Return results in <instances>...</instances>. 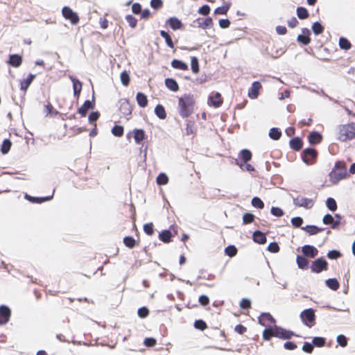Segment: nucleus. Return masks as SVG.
<instances>
[{
	"instance_id": "nucleus-38",
	"label": "nucleus",
	"mask_w": 355,
	"mask_h": 355,
	"mask_svg": "<svg viewBox=\"0 0 355 355\" xmlns=\"http://www.w3.org/2000/svg\"><path fill=\"white\" fill-rule=\"evenodd\" d=\"M297 15L300 19H304L309 17V12L305 8L298 7L297 8Z\"/></svg>"
},
{
	"instance_id": "nucleus-8",
	"label": "nucleus",
	"mask_w": 355,
	"mask_h": 355,
	"mask_svg": "<svg viewBox=\"0 0 355 355\" xmlns=\"http://www.w3.org/2000/svg\"><path fill=\"white\" fill-rule=\"evenodd\" d=\"M293 336H295L294 332L290 330L285 329L281 327L275 325V337L287 340L291 338Z\"/></svg>"
},
{
	"instance_id": "nucleus-25",
	"label": "nucleus",
	"mask_w": 355,
	"mask_h": 355,
	"mask_svg": "<svg viewBox=\"0 0 355 355\" xmlns=\"http://www.w3.org/2000/svg\"><path fill=\"white\" fill-rule=\"evenodd\" d=\"M171 64L172 67H173L174 69H180L183 71L188 70V65L181 60L174 59L171 61Z\"/></svg>"
},
{
	"instance_id": "nucleus-52",
	"label": "nucleus",
	"mask_w": 355,
	"mask_h": 355,
	"mask_svg": "<svg viewBox=\"0 0 355 355\" xmlns=\"http://www.w3.org/2000/svg\"><path fill=\"white\" fill-rule=\"evenodd\" d=\"M297 41L304 45H308L310 43L311 40L309 37L306 35H299L297 37Z\"/></svg>"
},
{
	"instance_id": "nucleus-60",
	"label": "nucleus",
	"mask_w": 355,
	"mask_h": 355,
	"mask_svg": "<svg viewBox=\"0 0 355 355\" xmlns=\"http://www.w3.org/2000/svg\"><path fill=\"white\" fill-rule=\"evenodd\" d=\"M268 250L270 252L277 253L279 251V247L277 243L272 242L268 245Z\"/></svg>"
},
{
	"instance_id": "nucleus-55",
	"label": "nucleus",
	"mask_w": 355,
	"mask_h": 355,
	"mask_svg": "<svg viewBox=\"0 0 355 355\" xmlns=\"http://www.w3.org/2000/svg\"><path fill=\"white\" fill-rule=\"evenodd\" d=\"M225 252L229 257H232L236 254L237 249L234 245H229L225 248Z\"/></svg>"
},
{
	"instance_id": "nucleus-40",
	"label": "nucleus",
	"mask_w": 355,
	"mask_h": 355,
	"mask_svg": "<svg viewBox=\"0 0 355 355\" xmlns=\"http://www.w3.org/2000/svg\"><path fill=\"white\" fill-rule=\"evenodd\" d=\"M339 46L342 49L349 50L352 45L348 40L345 37H340L339 39Z\"/></svg>"
},
{
	"instance_id": "nucleus-39",
	"label": "nucleus",
	"mask_w": 355,
	"mask_h": 355,
	"mask_svg": "<svg viewBox=\"0 0 355 355\" xmlns=\"http://www.w3.org/2000/svg\"><path fill=\"white\" fill-rule=\"evenodd\" d=\"M11 146H12V143L9 139H4L3 141L1 148V153L3 154L8 153L10 149Z\"/></svg>"
},
{
	"instance_id": "nucleus-14",
	"label": "nucleus",
	"mask_w": 355,
	"mask_h": 355,
	"mask_svg": "<svg viewBox=\"0 0 355 355\" xmlns=\"http://www.w3.org/2000/svg\"><path fill=\"white\" fill-rule=\"evenodd\" d=\"M22 62V58L18 54H11L9 55L8 63L15 68L19 67Z\"/></svg>"
},
{
	"instance_id": "nucleus-28",
	"label": "nucleus",
	"mask_w": 355,
	"mask_h": 355,
	"mask_svg": "<svg viewBox=\"0 0 355 355\" xmlns=\"http://www.w3.org/2000/svg\"><path fill=\"white\" fill-rule=\"evenodd\" d=\"M35 76L34 74L30 73L28 76L21 81V89L24 90V92L26 91L28 87L30 86L31 83L33 82V79L35 78Z\"/></svg>"
},
{
	"instance_id": "nucleus-30",
	"label": "nucleus",
	"mask_w": 355,
	"mask_h": 355,
	"mask_svg": "<svg viewBox=\"0 0 355 355\" xmlns=\"http://www.w3.org/2000/svg\"><path fill=\"white\" fill-rule=\"evenodd\" d=\"M92 108V103L90 101H86L78 109V112L82 116H85L89 109Z\"/></svg>"
},
{
	"instance_id": "nucleus-57",
	"label": "nucleus",
	"mask_w": 355,
	"mask_h": 355,
	"mask_svg": "<svg viewBox=\"0 0 355 355\" xmlns=\"http://www.w3.org/2000/svg\"><path fill=\"white\" fill-rule=\"evenodd\" d=\"M336 340L342 347H345L347 345V338L343 334L338 335Z\"/></svg>"
},
{
	"instance_id": "nucleus-10",
	"label": "nucleus",
	"mask_w": 355,
	"mask_h": 355,
	"mask_svg": "<svg viewBox=\"0 0 355 355\" xmlns=\"http://www.w3.org/2000/svg\"><path fill=\"white\" fill-rule=\"evenodd\" d=\"M259 323L263 327H270L276 322L275 319L269 313H261L259 318Z\"/></svg>"
},
{
	"instance_id": "nucleus-37",
	"label": "nucleus",
	"mask_w": 355,
	"mask_h": 355,
	"mask_svg": "<svg viewBox=\"0 0 355 355\" xmlns=\"http://www.w3.org/2000/svg\"><path fill=\"white\" fill-rule=\"evenodd\" d=\"M160 35L162 37H164L165 39L167 46L171 49H173L174 44H173L172 39H171V36L168 35V33L164 31H161Z\"/></svg>"
},
{
	"instance_id": "nucleus-23",
	"label": "nucleus",
	"mask_w": 355,
	"mask_h": 355,
	"mask_svg": "<svg viewBox=\"0 0 355 355\" xmlns=\"http://www.w3.org/2000/svg\"><path fill=\"white\" fill-rule=\"evenodd\" d=\"M322 135L318 132H312L309 134L308 139L311 145L317 144L322 140Z\"/></svg>"
},
{
	"instance_id": "nucleus-7",
	"label": "nucleus",
	"mask_w": 355,
	"mask_h": 355,
	"mask_svg": "<svg viewBox=\"0 0 355 355\" xmlns=\"http://www.w3.org/2000/svg\"><path fill=\"white\" fill-rule=\"evenodd\" d=\"M293 203L298 207H303L306 209L311 208L313 206V200L300 196L293 198Z\"/></svg>"
},
{
	"instance_id": "nucleus-9",
	"label": "nucleus",
	"mask_w": 355,
	"mask_h": 355,
	"mask_svg": "<svg viewBox=\"0 0 355 355\" xmlns=\"http://www.w3.org/2000/svg\"><path fill=\"white\" fill-rule=\"evenodd\" d=\"M317 156V152L313 148H306L303 151L302 159L306 164H312Z\"/></svg>"
},
{
	"instance_id": "nucleus-4",
	"label": "nucleus",
	"mask_w": 355,
	"mask_h": 355,
	"mask_svg": "<svg viewBox=\"0 0 355 355\" xmlns=\"http://www.w3.org/2000/svg\"><path fill=\"white\" fill-rule=\"evenodd\" d=\"M302 322L309 327H312L315 324V315L313 309L304 310L300 314Z\"/></svg>"
},
{
	"instance_id": "nucleus-59",
	"label": "nucleus",
	"mask_w": 355,
	"mask_h": 355,
	"mask_svg": "<svg viewBox=\"0 0 355 355\" xmlns=\"http://www.w3.org/2000/svg\"><path fill=\"white\" fill-rule=\"evenodd\" d=\"M144 230L148 235H152L154 232L153 223H145Z\"/></svg>"
},
{
	"instance_id": "nucleus-50",
	"label": "nucleus",
	"mask_w": 355,
	"mask_h": 355,
	"mask_svg": "<svg viewBox=\"0 0 355 355\" xmlns=\"http://www.w3.org/2000/svg\"><path fill=\"white\" fill-rule=\"evenodd\" d=\"M313 345H315L318 347H321L324 346L325 345V339L322 337H315L313 339Z\"/></svg>"
},
{
	"instance_id": "nucleus-63",
	"label": "nucleus",
	"mask_w": 355,
	"mask_h": 355,
	"mask_svg": "<svg viewBox=\"0 0 355 355\" xmlns=\"http://www.w3.org/2000/svg\"><path fill=\"white\" fill-rule=\"evenodd\" d=\"M99 116L100 114L98 112H93L90 113L88 117L89 123H93L96 122V121H97V119H98Z\"/></svg>"
},
{
	"instance_id": "nucleus-20",
	"label": "nucleus",
	"mask_w": 355,
	"mask_h": 355,
	"mask_svg": "<svg viewBox=\"0 0 355 355\" xmlns=\"http://www.w3.org/2000/svg\"><path fill=\"white\" fill-rule=\"evenodd\" d=\"M25 198L33 203H42L46 201H49L53 198V195L46 197H33L28 194H26Z\"/></svg>"
},
{
	"instance_id": "nucleus-22",
	"label": "nucleus",
	"mask_w": 355,
	"mask_h": 355,
	"mask_svg": "<svg viewBox=\"0 0 355 355\" xmlns=\"http://www.w3.org/2000/svg\"><path fill=\"white\" fill-rule=\"evenodd\" d=\"M272 337H275V325L274 327H268L263 331V339L264 340H270Z\"/></svg>"
},
{
	"instance_id": "nucleus-24",
	"label": "nucleus",
	"mask_w": 355,
	"mask_h": 355,
	"mask_svg": "<svg viewBox=\"0 0 355 355\" xmlns=\"http://www.w3.org/2000/svg\"><path fill=\"white\" fill-rule=\"evenodd\" d=\"M165 85L168 89L173 92H177L179 89L178 84L173 78H168L165 79Z\"/></svg>"
},
{
	"instance_id": "nucleus-56",
	"label": "nucleus",
	"mask_w": 355,
	"mask_h": 355,
	"mask_svg": "<svg viewBox=\"0 0 355 355\" xmlns=\"http://www.w3.org/2000/svg\"><path fill=\"white\" fill-rule=\"evenodd\" d=\"M127 22L131 28H135L137 24V19L132 15H128L125 17Z\"/></svg>"
},
{
	"instance_id": "nucleus-46",
	"label": "nucleus",
	"mask_w": 355,
	"mask_h": 355,
	"mask_svg": "<svg viewBox=\"0 0 355 355\" xmlns=\"http://www.w3.org/2000/svg\"><path fill=\"white\" fill-rule=\"evenodd\" d=\"M252 205L253 207L258 209H262L264 207L263 202L258 197H254L252 199Z\"/></svg>"
},
{
	"instance_id": "nucleus-15",
	"label": "nucleus",
	"mask_w": 355,
	"mask_h": 355,
	"mask_svg": "<svg viewBox=\"0 0 355 355\" xmlns=\"http://www.w3.org/2000/svg\"><path fill=\"white\" fill-rule=\"evenodd\" d=\"M196 23L198 27L202 29H206L213 25V21L211 17H207L205 19L198 18Z\"/></svg>"
},
{
	"instance_id": "nucleus-34",
	"label": "nucleus",
	"mask_w": 355,
	"mask_h": 355,
	"mask_svg": "<svg viewBox=\"0 0 355 355\" xmlns=\"http://www.w3.org/2000/svg\"><path fill=\"white\" fill-rule=\"evenodd\" d=\"M282 136V132L279 128H272L269 132V137L273 140H278Z\"/></svg>"
},
{
	"instance_id": "nucleus-19",
	"label": "nucleus",
	"mask_w": 355,
	"mask_h": 355,
	"mask_svg": "<svg viewBox=\"0 0 355 355\" xmlns=\"http://www.w3.org/2000/svg\"><path fill=\"white\" fill-rule=\"evenodd\" d=\"M253 241L259 244H264L266 242V234L259 230L253 233Z\"/></svg>"
},
{
	"instance_id": "nucleus-6",
	"label": "nucleus",
	"mask_w": 355,
	"mask_h": 355,
	"mask_svg": "<svg viewBox=\"0 0 355 355\" xmlns=\"http://www.w3.org/2000/svg\"><path fill=\"white\" fill-rule=\"evenodd\" d=\"M62 13L63 17L66 19L70 20L71 23L73 25H76L79 21V17L76 12H73L72 9H71L68 6H64L62 10Z\"/></svg>"
},
{
	"instance_id": "nucleus-27",
	"label": "nucleus",
	"mask_w": 355,
	"mask_h": 355,
	"mask_svg": "<svg viewBox=\"0 0 355 355\" xmlns=\"http://www.w3.org/2000/svg\"><path fill=\"white\" fill-rule=\"evenodd\" d=\"M302 141L299 137H294L290 140V146L295 150H299L302 147Z\"/></svg>"
},
{
	"instance_id": "nucleus-61",
	"label": "nucleus",
	"mask_w": 355,
	"mask_h": 355,
	"mask_svg": "<svg viewBox=\"0 0 355 355\" xmlns=\"http://www.w3.org/2000/svg\"><path fill=\"white\" fill-rule=\"evenodd\" d=\"M270 212L275 216H282L284 214V211L279 207H272L270 209Z\"/></svg>"
},
{
	"instance_id": "nucleus-17",
	"label": "nucleus",
	"mask_w": 355,
	"mask_h": 355,
	"mask_svg": "<svg viewBox=\"0 0 355 355\" xmlns=\"http://www.w3.org/2000/svg\"><path fill=\"white\" fill-rule=\"evenodd\" d=\"M173 236V233L171 230H165L162 231L159 234V239L160 241L165 243H168L171 241V237Z\"/></svg>"
},
{
	"instance_id": "nucleus-26",
	"label": "nucleus",
	"mask_w": 355,
	"mask_h": 355,
	"mask_svg": "<svg viewBox=\"0 0 355 355\" xmlns=\"http://www.w3.org/2000/svg\"><path fill=\"white\" fill-rule=\"evenodd\" d=\"M136 99H137V102L138 105L141 107H145L146 106H147L148 99H147L146 96L144 94H143L141 92H138L136 96Z\"/></svg>"
},
{
	"instance_id": "nucleus-32",
	"label": "nucleus",
	"mask_w": 355,
	"mask_h": 355,
	"mask_svg": "<svg viewBox=\"0 0 355 355\" xmlns=\"http://www.w3.org/2000/svg\"><path fill=\"white\" fill-rule=\"evenodd\" d=\"M155 113L160 119H164L166 117L165 109L162 105H157L155 107Z\"/></svg>"
},
{
	"instance_id": "nucleus-36",
	"label": "nucleus",
	"mask_w": 355,
	"mask_h": 355,
	"mask_svg": "<svg viewBox=\"0 0 355 355\" xmlns=\"http://www.w3.org/2000/svg\"><path fill=\"white\" fill-rule=\"evenodd\" d=\"M302 230H305L310 235L316 234L322 230V229H320L315 225H306V227H302Z\"/></svg>"
},
{
	"instance_id": "nucleus-3",
	"label": "nucleus",
	"mask_w": 355,
	"mask_h": 355,
	"mask_svg": "<svg viewBox=\"0 0 355 355\" xmlns=\"http://www.w3.org/2000/svg\"><path fill=\"white\" fill-rule=\"evenodd\" d=\"M337 138L343 142L355 138V123H350L338 126Z\"/></svg>"
},
{
	"instance_id": "nucleus-11",
	"label": "nucleus",
	"mask_w": 355,
	"mask_h": 355,
	"mask_svg": "<svg viewBox=\"0 0 355 355\" xmlns=\"http://www.w3.org/2000/svg\"><path fill=\"white\" fill-rule=\"evenodd\" d=\"M10 309L6 306H0V324H6L10 317Z\"/></svg>"
},
{
	"instance_id": "nucleus-29",
	"label": "nucleus",
	"mask_w": 355,
	"mask_h": 355,
	"mask_svg": "<svg viewBox=\"0 0 355 355\" xmlns=\"http://www.w3.org/2000/svg\"><path fill=\"white\" fill-rule=\"evenodd\" d=\"M170 27L173 30L180 29L182 26V22L176 17H171L167 21Z\"/></svg>"
},
{
	"instance_id": "nucleus-58",
	"label": "nucleus",
	"mask_w": 355,
	"mask_h": 355,
	"mask_svg": "<svg viewBox=\"0 0 355 355\" xmlns=\"http://www.w3.org/2000/svg\"><path fill=\"white\" fill-rule=\"evenodd\" d=\"M138 315L141 318H145L149 315V310L145 307H141L137 311Z\"/></svg>"
},
{
	"instance_id": "nucleus-64",
	"label": "nucleus",
	"mask_w": 355,
	"mask_h": 355,
	"mask_svg": "<svg viewBox=\"0 0 355 355\" xmlns=\"http://www.w3.org/2000/svg\"><path fill=\"white\" fill-rule=\"evenodd\" d=\"M240 306L243 309H248L251 307V302L248 299H243L240 302Z\"/></svg>"
},
{
	"instance_id": "nucleus-43",
	"label": "nucleus",
	"mask_w": 355,
	"mask_h": 355,
	"mask_svg": "<svg viewBox=\"0 0 355 355\" xmlns=\"http://www.w3.org/2000/svg\"><path fill=\"white\" fill-rule=\"evenodd\" d=\"M168 182V178L165 173H160L157 178V183L159 185L166 184Z\"/></svg>"
},
{
	"instance_id": "nucleus-31",
	"label": "nucleus",
	"mask_w": 355,
	"mask_h": 355,
	"mask_svg": "<svg viewBox=\"0 0 355 355\" xmlns=\"http://www.w3.org/2000/svg\"><path fill=\"white\" fill-rule=\"evenodd\" d=\"M145 138V132L142 129H136L134 130V139L137 144H139Z\"/></svg>"
},
{
	"instance_id": "nucleus-51",
	"label": "nucleus",
	"mask_w": 355,
	"mask_h": 355,
	"mask_svg": "<svg viewBox=\"0 0 355 355\" xmlns=\"http://www.w3.org/2000/svg\"><path fill=\"white\" fill-rule=\"evenodd\" d=\"M112 133L116 137H121L123 134V128L121 125H114L112 129Z\"/></svg>"
},
{
	"instance_id": "nucleus-33",
	"label": "nucleus",
	"mask_w": 355,
	"mask_h": 355,
	"mask_svg": "<svg viewBox=\"0 0 355 355\" xmlns=\"http://www.w3.org/2000/svg\"><path fill=\"white\" fill-rule=\"evenodd\" d=\"M326 285L333 291L338 290L340 286L339 282L335 278L328 279L326 281Z\"/></svg>"
},
{
	"instance_id": "nucleus-5",
	"label": "nucleus",
	"mask_w": 355,
	"mask_h": 355,
	"mask_svg": "<svg viewBox=\"0 0 355 355\" xmlns=\"http://www.w3.org/2000/svg\"><path fill=\"white\" fill-rule=\"evenodd\" d=\"M310 268L312 272L320 273L328 270V263L324 258H318L312 261Z\"/></svg>"
},
{
	"instance_id": "nucleus-42",
	"label": "nucleus",
	"mask_w": 355,
	"mask_h": 355,
	"mask_svg": "<svg viewBox=\"0 0 355 355\" xmlns=\"http://www.w3.org/2000/svg\"><path fill=\"white\" fill-rule=\"evenodd\" d=\"M241 159L244 162H248L252 158V153L249 150L243 149L240 153Z\"/></svg>"
},
{
	"instance_id": "nucleus-49",
	"label": "nucleus",
	"mask_w": 355,
	"mask_h": 355,
	"mask_svg": "<svg viewBox=\"0 0 355 355\" xmlns=\"http://www.w3.org/2000/svg\"><path fill=\"white\" fill-rule=\"evenodd\" d=\"M342 256V254L336 250H330L327 252V257L330 259H337Z\"/></svg>"
},
{
	"instance_id": "nucleus-41",
	"label": "nucleus",
	"mask_w": 355,
	"mask_h": 355,
	"mask_svg": "<svg viewBox=\"0 0 355 355\" xmlns=\"http://www.w3.org/2000/svg\"><path fill=\"white\" fill-rule=\"evenodd\" d=\"M211 104L215 107H218L222 104V101L220 100V94L217 92L215 94L214 96L211 98Z\"/></svg>"
},
{
	"instance_id": "nucleus-21",
	"label": "nucleus",
	"mask_w": 355,
	"mask_h": 355,
	"mask_svg": "<svg viewBox=\"0 0 355 355\" xmlns=\"http://www.w3.org/2000/svg\"><path fill=\"white\" fill-rule=\"evenodd\" d=\"M296 262L299 268L306 270L309 268V261L305 256L297 255Z\"/></svg>"
},
{
	"instance_id": "nucleus-16",
	"label": "nucleus",
	"mask_w": 355,
	"mask_h": 355,
	"mask_svg": "<svg viewBox=\"0 0 355 355\" xmlns=\"http://www.w3.org/2000/svg\"><path fill=\"white\" fill-rule=\"evenodd\" d=\"M69 78L73 83V94L78 97L82 90V83L72 76H69Z\"/></svg>"
},
{
	"instance_id": "nucleus-12",
	"label": "nucleus",
	"mask_w": 355,
	"mask_h": 355,
	"mask_svg": "<svg viewBox=\"0 0 355 355\" xmlns=\"http://www.w3.org/2000/svg\"><path fill=\"white\" fill-rule=\"evenodd\" d=\"M302 252L304 256L309 258H314L318 254V250L316 248L310 245H305L302 248Z\"/></svg>"
},
{
	"instance_id": "nucleus-62",
	"label": "nucleus",
	"mask_w": 355,
	"mask_h": 355,
	"mask_svg": "<svg viewBox=\"0 0 355 355\" xmlns=\"http://www.w3.org/2000/svg\"><path fill=\"white\" fill-rule=\"evenodd\" d=\"M302 350L306 352L311 354L313 350V345L309 343H304L302 346Z\"/></svg>"
},
{
	"instance_id": "nucleus-35",
	"label": "nucleus",
	"mask_w": 355,
	"mask_h": 355,
	"mask_svg": "<svg viewBox=\"0 0 355 355\" xmlns=\"http://www.w3.org/2000/svg\"><path fill=\"white\" fill-rule=\"evenodd\" d=\"M123 243L128 248H133L136 246L137 242L132 236H125L123 238Z\"/></svg>"
},
{
	"instance_id": "nucleus-45",
	"label": "nucleus",
	"mask_w": 355,
	"mask_h": 355,
	"mask_svg": "<svg viewBox=\"0 0 355 355\" xmlns=\"http://www.w3.org/2000/svg\"><path fill=\"white\" fill-rule=\"evenodd\" d=\"M312 30L315 35H319L323 32L324 27L320 23L316 21L312 25Z\"/></svg>"
},
{
	"instance_id": "nucleus-48",
	"label": "nucleus",
	"mask_w": 355,
	"mask_h": 355,
	"mask_svg": "<svg viewBox=\"0 0 355 355\" xmlns=\"http://www.w3.org/2000/svg\"><path fill=\"white\" fill-rule=\"evenodd\" d=\"M327 207L331 211H335L337 208V204L336 200L332 198H329L327 200Z\"/></svg>"
},
{
	"instance_id": "nucleus-44",
	"label": "nucleus",
	"mask_w": 355,
	"mask_h": 355,
	"mask_svg": "<svg viewBox=\"0 0 355 355\" xmlns=\"http://www.w3.org/2000/svg\"><path fill=\"white\" fill-rule=\"evenodd\" d=\"M191 70L194 73H197L199 71L198 60L196 57H192L191 60Z\"/></svg>"
},
{
	"instance_id": "nucleus-2",
	"label": "nucleus",
	"mask_w": 355,
	"mask_h": 355,
	"mask_svg": "<svg viewBox=\"0 0 355 355\" xmlns=\"http://www.w3.org/2000/svg\"><path fill=\"white\" fill-rule=\"evenodd\" d=\"M347 175L346 165L340 162H337L335 164L334 168L329 174L330 182L333 184H336L338 182L344 179Z\"/></svg>"
},
{
	"instance_id": "nucleus-1",
	"label": "nucleus",
	"mask_w": 355,
	"mask_h": 355,
	"mask_svg": "<svg viewBox=\"0 0 355 355\" xmlns=\"http://www.w3.org/2000/svg\"><path fill=\"white\" fill-rule=\"evenodd\" d=\"M195 100L191 94H184L178 101V110L181 116L188 117L193 111Z\"/></svg>"
},
{
	"instance_id": "nucleus-53",
	"label": "nucleus",
	"mask_w": 355,
	"mask_h": 355,
	"mask_svg": "<svg viewBox=\"0 0 355 355\" xmlns=\"http://www.w3.org/2000/svg\"><path fill=\"white\" fill-rule=\"evenodd\" d=\"M194 327L196 329L203 331L207 328L206 322L202 320H196L194 322Z\"/></svg>"
},
{
	"instance_id": "nucleus-47",
	"label": "nucleus",
	"mask_w": 355,
	"mask_h": 355,
	"mask_svg": "<svg viewBox=\"0 0 355 355\" xmlns=\"http://www.w3.org/2000/svg\"><path fill=\"white\" fill-rule=\"evenodd\" d=\"M230 4H226L221 7H218V8H216V10H214V13L216 15H225L227 13V12L230 9Z\"/></svg>"
},
{
	"instance_id": "nucleus-54",
	"label": "nucleus",
	"mask_w": 355,
	"mask_h": 355,
	"mask_svg": "<svg viewBox=\"0 0 355 355\" xmlns=\"http://www.w3.org/2000/svg\"><path fill=\"white\" fill-rule=\"evenodd\" d=\"M120 78H121V81L123 85L127 86L129 85L130 76H129L128 73L126 71H124L121 73Z\"/></svg>"
},
{
	"instance_id": "nucleus-13",
	"label": "nucleus",
	"mask_w": 355,
	"mask_h": 355,
	"mask_svg": "<svg viewBox=\"0 0 355 355\" xmlns=\"http://www.w3.org/2000/svg\"><path fill=\"white\" fill-rule=\"evenodd\" d=\"M261 85L259 82L255 81L252 83L251 88L248 92V96L251 99H255L259 94V90L261 89Z\"/></svg>"
},
{
	"instance_id": "nucleus-18",
	"label": "nucleus",
	"mask_w": 355,
	"mask_h": 355,
	"mask_svg": "<svg viewBox=\"0 0 355 355\" xmlns=\"http://www.w3.org/2000/svg\"><path fill=\"white\" fill-rule=\"evenodd\" d=\"M119 110L120 112L125 116L130 115L132 113L131 106L128 101L126 100H123L121 102Z\"/></svg>"
}]
</instances>
